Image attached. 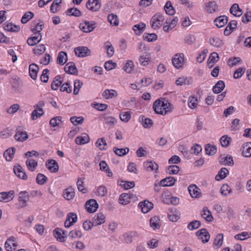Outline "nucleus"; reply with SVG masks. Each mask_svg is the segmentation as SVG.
Returning <instances> with one entry per match:
<instances>
[{
	"mask_svg": "<svg viewBox=\"0 0 251 251\" xmlns=\"http://www.w3.org/2000/svg\"><path fill=\"white\" fill-rule=\"evenodd\" d=\"M138 201L136 195L131 193H123L119 197V202L123 205H126L132 201Z\"/></svg>",
	"mask_w": 251,
	"mask_h": 251,
	"instance_id": "obj_1",
	"label": "nucleus"
},
{
	"mask_svg": "<svg viewBox=\"0 0 251 251\" xmlns=\"http://www.w3.org/2000/svg\"><path fill=\"white\" fill-rule=\"evenodd\" d=\"M164 18L159 13L155 14L151 20V27L154 29L159 28L162 25Z\"/></svg>",
	"mask_w": 251,
	"mask_h": 251,
	"instance_id": "obj_2",
	"label": "nucleus"
},
{
	"mask_svg": "<svg viewBox=\"0 0 251 251\" xmlns=\"http://www.w3.org/2000/svg\"><path fill=\"white\" fill-rule=\"evenodd\" d=\"M174 66L177 69L182 68L184 63V54L183 53H177L175 54L172 59Z\"/></svg>",
	"mask_w": 251,
	"mask_h": 251,
	"instance_id": "obj_3",
	"label": "nucleus"
},
{
	"mask_svg": "<svg viewBox=\"0 0 251 251\" xmlns=\"http://www.w3.org/2000/svg\"><path fill=\"white\" fill-rule=\"evenodd\" d=\"M27 133L25 130L24 128L22 126H19L16 130V134L14 138L18 142H23L28 138Z\"/></svg>",
	"mask_w": 251,
	"mask_h": 251,
	"instance_id": "obj_4",
	"label": "nucleus"
},
{
	"mask_svg": "<svg viewBox=\"0 0 251 251\" xmlns=\"http://www.w3.org/2000/svg\"><path fill=\"white\" fill-rule=\"evenodd\" d=\"M196 234L198 237L199 239H201L203 243H207L209 240L210 235L207 231V230L205 228L200 229L196 233Z\"/></svg>",
	"mask_w": 251,
	"mask_h": 251,
	"instance_id": "obj_5",
	"label": "nucleus"
},
{
	"mask_svg": "<svg viewBox=\"0 0 251 251\" xmlns=\"http://www.w3.org/2000/svg\"><path fill=\"white\" fill-rule=\"evenodd\" d=\"M74 51L76 56L79 57H84L89 55L90 50L86 47H78L75 49Z\"/></svg>",
	"mask_w": 251,
	"mask_h": 251,
	"instance_id": "obj_6",
	"label": "nucleus"
},
{
	"mask_svg": "<svg viewBox=\"0 0 251 251\" xmlns=\"http://www.w3.org/2000/svg\"><path fill=\"white\" fill-rule=\"evenodd\" d=\"M139 206L141 209V211L144 213H147L153 207V204L146 200L140 202L139 204Z\"/></svg>",
	"mask_w": 251,
	"mask_h": 251,
	"instance_id": "obj_7",
	"label": "nucleus"
},
{
	"mask_svg": "<svg viewBox=\"0 0 251 251\" xmlns=\"http://www.w3.org/2000/svg\"><path fill=\"white\" fill-rule=\"evenodd\" d=\"M161 100H155L153 104V108L156 114L165 115L170 110H164L160 105Z\"/></svg>",
	"mask_w": 251,
	"mask_h": 251,
	"instance_id": "obj_8",
	"label": "nucleus"
},
{
	"mask_svg": "<svg viewBox=\"0 0 251 251\" xmlns=\"http://www.w3.org/2000/svg\"><path fill=\"white\" fill-rule=\"evenodd\" d=\"M14 197V191L0 193V201L6 202L13 200Z\"/></svg>",
	"mask_w": 251,
	"mask_h": 251,
	"instance_id": "obj_9",
	"label": "nucleus"
},
{
	"mask_svg": "<svg viewBox=\"0 0 251 251\" xmlns=\"http://www.w3.org/2000/svg\"><path fill=\"white\" fill-rule=\"evenodd\" d=\"M18 200L20 202H22L21 207L23 208L27 205V202L29 199V196L27 191H22L19 193Z\"/></svg>",
	"mask_w": 251,
	"mask_h": 251,
	"instance_id": "obj_10",
	"label": "nucleus"
},
{
	"mask_svg": "<svg viewBox=\"0 0 251 251\" xmlns=\"http://www.w3.org/2000/svg\"><path fill=\"white\" fill-rule=\"evenodd\" d=\"M188 191L190 196L193 198H198L201 197V190L195 184L190 185L188 187Z\"/></svg>",
	"mask_w": 251,
	"mask_h": 251,
	"instance_id": "obj_11",
	"label": "nucleus"
},
{
	"mask_svg": "<svg viewBox=\"0 0 251 251\" xmlns=\"http://www.w3.org/2000/svg\"><path fill=\"white\" fill-rule=\"evenodd\" d=\"M46 166L51 173H56L59 170V166L57 162L53 159L48 160L46 163Z\"/></svg>",
	"mask_w": 251,
	"mask_h": 251,
	"instance_id": "obj_12",
	"label": "nucleus"
},
{
	"mask_svg": "<svg viewBox=\"0 0 251 251\" xmlns=\"http://www.w3.org/2000/svg\"><path fill=\"white\" fill-rule=\"evenodd\" d=\"M17 247L14 237H9L5 242V248L7 251L15 250Z\"/></svg>",
	"mask_w": 251,
	"mask_h": 251,
	"instance_id": "obj_13",
	"label": "nucleus"
},
{
	"mask_svg": "<svg viewBox=\"0 0 251 251\" xmlns=\"http://www.w3.org/2000/svg\"><path fill=\"white\" fill-rule=\"evenodd\" d=\"M14 172L16 175L23 180H26L28 178L25 172L20 165H17L14 168Z\"/></svg>",
	"mask_w": 251,
	"mask_h": 251,
	"instance_id": "obj_14",
	"label": "nucleus"
},
{
	"mask_svg": "<svg viewBox=\"0 0 251 251\" xmlns=\"http://www.w3.org/2000/svg\"><path fill=\"white\" fill-rule=\"evenodd\" d=\"M64 70L67 74L77 75V69L74 62H70L67 63L64 67Z\"/></svg>",
	"mask_w": 251,
	"mask_h": 251,
	"instance_id": "obj_15",
	"label": "nucleus"
},
{
	"mask_svg": "<svg viewBox=\"0 0 251 251\" xmlns=\"http://www.w3.org/2000/svg\"><path fill=\"white\" fill-rule=\"evenodd\" d=\"M228 20L227 17L223 15L216 18L214 21V23L217 27L221 28L224 26L227 23Z\"/></svg>",
	"mask_w": 251,
	"mask_h": 251,
	"instance_id": "obj_16",
	"label": "nucleus"
},
{
	"mask_svg": "<svg viewBox=\"0 0 251 251\" xmlns=\"http://www.w3.org/2000/svg\"><path fill=\"white\" fill-rule=\"evenodd\" d=\"M54 236L57 239V240L63 242L65 241L66 231L59 228H56L53 231Z\"/></svg>",
	"mask_w": 251,
	"mask_h": 251,
	"instance_id": "obj_17",
	"label": "nucleus"
},
{
	"mask_svg": "<svg viewBox=\"0 0 251 251\" xmlns=\"http://www.w3.org/2000/svg\"><path fill=\"white\" fill-rule=\"evenodd\" d=\"M237 21L235 20L231 21L227 25L224 30V34L226 36L229 35L233 30L237 27Z\"/></svg>",
	"mask_w": 251,
	"mask_h": 251,
	"instance_id": "obj_18",
	"label": "nucleus"
},
{
	"mask_svg": "<svg viewBox=\"0 0 251 251\" xmlns=\"http://www.w3.org/2000/svg\"><path fill=\"white\" fill-rule=\"evenodd\" d=\"M138 233L135 231H131L124 234L125 241L127 244H130L132 242L133 239L136 237H138Z\"/></svg>",
	"mask_w": 251,
	"mask_h": 251,
	"instance_id": "obj_19",
	"label": "nucleus"
},
{
	"mask_svg": "<svg viewBox=\"0 0 251 251\" xmlns=\"http://www.w3.org/2000/svg\"><path fill=\"white\" fill-rule=\"evenodd\" d=\"M176 179L172 176L167 177L160 181V185L163 187H171L173 186Z\"/></svg>",
	"mask_w": 251,
	"mask_h": 251,
	"instance_id": "obj_20",
	"label": "nucleus"
},
{
	"mask_svg": "<svg viewBox=\"0 0 251 251\" xmlns=\"http://www.w3.org/2000/svg\"><path fill=\"white\" fill-rule=\"evenodd\" d=\"M39 67L35 63L30 64L29 66V73L30 77L33 79H36L37 77V74L39 71Z\"/></svg>",
	"mask_w": 251,
	"mask_h": 251,
	"instance_id": "obj_21",
	"label": "nucleus"
},
{
	"mask_svg": "<svg viewBox=\"0 0 251 251\" xmlns=\"http://www.w3.org/2000/svg\"><path fill=\"white\" fill-rule=\"evenodd\" d=\"M102 96L105 99H112L118 96V93L114 89H106L102 93Z\"/></svg>",
	"mask_w": 251,
	"mask_h": 251,
	"instance_id": "obj_22",
	"label": "nucleus"
},
{
	"mask_svg": "<svg viewBox=\"0 0 251 251\" xmlns=\"http://www.w3.org/2000/svg\"><path fill=\"white\" fill-rule=\"evenodd\" d=\"M219 59V56L218 54L216 52H213L211 53L208 59V64L210 68H212L214 64L218 62Z\"/></svg>",
	"mask_w": 251,
	"mask_h": 251,
	"instance_id": "obj_23",
	"label": "nucleus"
},
{
	"mask_svg": "<svg viewBox=\"0 0 251 251\" xmlns=\"http://www.w3.org/2000/svg\"><path fill=\"white\" fill-rule=\"evenodd\" d=\"M144 167L146 168V170L148 172L153 171L154 170L156 171L158 169V165L157 163H156L154 161H147L144 163Z\"/></svg>",
	"mask_w": 251,
	"mask_h": 251,
	"instance_id": "obj_24",
	"label": "nucleus"
},
{
	"mask_svg": "<svg viewBox=\"0 0 251 251\" xmlns=\"http://www.w3.org/2000/svg\"><path fill=\"white\" fill-rule=\"evenodd\" d=\"M15 148H10L7 149L3 153V156L7 161H10L13 158L15 153Z\"/></svg>",
	"mask_w": 251,
	"mask_h": 251,
	"instance_id": "obj_25",
	"label": "nucleus"
},
{
	"mask_svg": "<svg viewBox=\"0 0 251 251\" xmlns=\"http://www.w3.org/2000/svg\"><path fill=\"white\" fill-rule=\"evenodd\" d=\"M230 12L234 16L240 17L242 14V10L240 8L237 3L233 4L230 8Z\"/></svg>",
	"mask_w": 251,
	"mask_h": 251,
	"instance_id": "obj_26",
	"label": "nucleus"
},
{
	"mask_svg": "<svg viewBox=\"0 0 251 251\" xmlns=\"http://www.w3.org/2000/svg\"><path fill=\"white\" fill-rule=\"evenodd\" d=\"M63 82V78L59 75L56 76L52 81L51 87L53 90H57Z\"/></svg>",
	"mask_w": 251,
	"mask_h": 251,
	"instance_id": "obj_27",
	"label": "nucleus"
},
{
	"mask_svg": "<svg viewBox=\"0 0 251 251\" xmlns=\"http://www.w3.org/2000/svg\"><path fill=\"white\" fill-rule=\"evenodd\" d=\"M38 36H31L28 38L27 40V43L30 46H33L37 45L39 43L42 39L41 34H38Z\"/></svg>",
	"mask_w": 251,
	"mask_h": 251,
	"instance_id": "obj_28",
	"label": "nucleus"
},
{
	"mask_svg": "<svg viewBox=\"0 0 251 251\" xmlns=\"http://www.w3.org/2000/svg\"><path fill=\"white\" fill-rule=\"evenodd\" d=\"M242 154L245 157H251V142H247L244 146Z\"/></svg>",
	"mask_w": 251,
	"mask_h": 251,
	"instance_id": "obj_29",
	"label": "nucleus"
},
{
	"mask_svg": "<svg viewBox=\"0 0 251 251\" xmlns=\"http://www.w3.org/2000/svg\"><path fill=\"white\" fill-rule=\"evenodd\" d=\"M89 141V137L86 133H83L82 136H77L75 139V142L77 145L85 144Z\"/></svg>",
	"mask_w": 251,
	"mask_h": 251,
	"instance_id": "obj_30",
	"label": "nucleus"
},
{
	"mask_svg": "<svg viewBox=\"0 0 251 251\" xmlns=\"http://www.w3.org/2000/svg\"><path fill=\"white\" fill-rule=\"evenodd\" d=\"M80 28L84 32L88 33L92 31L94 27L93 24L88 22H85L80 24Z\"/></svg>",
	"mask_w": 251,
	"mask_h": 251,
	"instance_id": "obj_31",
	"label": "nucleus"
},
{
	"mask_svg": "<svg viewBox=\"0 0 251 251\" xmlns=\"http://www.w3.org/2000/svg\"><path fill=\"white\" fill-rule=\"evenodd\" d=\"M139 120L140 122H142L143 126L145 128H150L152 126L153 122L152 120L150 118H145L144 116H141Z\"/></svg>",
	"mask_w": 251,
	"mask_h": 251,
	"instance_id": "obj_32",
	"label": "nucleus"
},
{
	"mask_svg": "<svg viewBox=\"0 0 251 251\" xmlns=\"http://www.w3.org/2000/svg\"><path fill=\"white\" fill-rule=\"evenodd\" d=\"M225 84L223 80L218 81L213 88V91L215 94H219L225 88Z\"/></svg>",
	"mask_w": 251,
	"mask_h": 251,
	"instance_id": "obj_33",
	"label": "nucleus"
},
{
	"mask_svg": "<svg viewBox=\"0 0 251 251\" xmlns=\"http://www.w3.org/2000/svg\"><path fill=\"white\" fill-rule=\"evenodd\" d=\"M201 217L206 221L209 222L212 221L213 219L211 212L208 209L207 207H204L203 208L202 213H201Z\"/></svg>",
	"mask_w": 251,
	"mask_h": 251,
	"instance_id": "obj_34",
	"label": "nucleus"
},
{
	"mask_svg": "<svg viewBox=\"0 0 251 251\" xmlns=\"http://www.w3.org/2000/svg\"><path fill=\"white\" fill-rule=\"evenodd\" d=\"M229 171L226 168H222L220 170L218 174L215 176V179L217 181H220L226 177L227 174Z\"/></svg>",
	"mask_w": 251,
	"mask_h": 251,
	"instance_id": "obj_35",
	"label": "nucleus"
},
{
	"mask_svg": "<svg viewBox=\"0 0 251 251\" xmlns=\"http://www.w3.org/2000/svg\"><path fill=\"white\" fill-rule=\"evenodd\" d=\"M26 165L30 171L34 172L38 166V162L33 159H28Z\"/></svg>",
	"mask_w": 251,
	"mask_h": 251,
	"instance_id": "obj_36",
	"label": "nucleus"
},
{
	"mask_svg": "<svg viewBox=\"0 0 251 251\" xmlns=\"http://www.w3.org/2000/svg\"><path fill=\"white\" fill-rule=\"evenodd\" d=\"M146 25L143 23H140L139 24L135 25L133 26V30L135 31L136 35H140L145 30Z\"/></svg>",
	"mask_w": 251,
	"mask_h": 251,
	"instance_id": "obj_37",
	"label": "nucleus"
},
{
	"mask_svg": "<svg viewBox=\"0 0 251 251\" xmlns=\"http://www.w3.org/2000/svg\"><path fill=\"white\" fill-rule=\"evenodd\" d=\"M209 43L211 46L216 48H220L223 45V41L218 37H213L210 38Z\"/></svg>",
	"mask_w": 251,
	"mask_h": 251,
	"instance_id": "obj_38",
	"label": "nucleus"
},
{
	"mask_svg": "<svg viewBox=\"0 0 251 251\" xmlns=\"http://www.w3.org/2000/svg\"><path fill=\"white\" fill-rule=\"evenodd\" d=\"M67 59L68 58L66 52L64 51H61L58 55L57 62L61 65H63L67 62Z\"/></svg>",
	"mask_w": 251,
	"mask_h": 251,
	"instance_id": "obj_39",
	"label": "nucleus"
},
{
	"mask_svg": "<svg viewBox=\"0 0 251 251\" xmlns=\"http://www.w3.org/2000/svg\"><path fill=\"white\" fill-rule=\"evenodd\" d=\"M75 196V191L72 187H69L66 189L64 192V198L67 200L73 199Z\"/></svg>",
	"mask_w": 251,
	"mask_h": 251,
	"instance_id": "obj_40",
	"label": "nucleus"
},
{
	"mask_svg": "<svg viewBox=\"0 0 251 251\" xmlns=\"http://www.w3.org/2000/svg\"><path fill=\"white\" fill-rule=\"evenodd\" d=\"M164 10H165L166 14L169 15H173L176 12L175 10L170 1H168L166 3L164 6Z\"/></svg>",
	"mask_w": 251,
	"mask_h": 251,
	"instance_id": "obj_41",
	"label": "nucleus"
},
{
	"mask_svg": "<svg viewBox=\"0 0 251 251\" xmlns=\"http://www.w3.org/2000/svg\"><path fill=\"white\" fill-rule=\"evenodd\" d=\"M129 149L127 147L125 148L119 149L117 147L113 148L114 153L119 156H123L129 152Z\"/></svg>",
	"mask_w": 251,
	"mask_h": 251,
	"instance_id": "obj_42",
	"label": "nucleus"
},
{
	"mask_svg": "<svg viewBox=\"0 0 251 251\" xmlns=\"http://www.w3.org/2000/svg\"><path fill=\"white\" fill-rule=\"evenodd\" d=\"M44 114V111L43 109L35 108V109L32 112L31 114V118L32 120H35L38 118L41 117Z\"/></svg>",
	"mask_w": 251,
	"mask_h": 251,
	"instance_id": "obj_43",
	"label": "nucleus"
},
{
	"mask_svg": "<svg viewBox=\"0 0 251 251\" xmlns=\"http://www.w3.org/2000/svg\"><path fill=\"white\" fill-rule=\"evenodd\" d=\"M160 219L157 216H154L150 219V226L153 229L160 228V225L159 224Z\"/></svg>",
	"mask_w": 251,
	"mask_h": 251,
	"instance_id": "obj_44",
	"label": "nucleus"
},
{
	"mask_svg": "<svg viewBox=\"0 0 251 251\" xmlns=\"http://www.w3.org/2000/svg\"><path fill=\"white\" fill-rule=\"evenodd\" d=\"M205 153L209 155H213L217 152V148L215 146H211L207 144L205 146Z\"/></svg>",
	"mask_w": 251,
	"mask_h": 251,
	"instance_id": "obj_45",
	"label": "nucleus"
},
{
	"mask_svg": "<svg viewBox=\"0 0 251 251\" xmlns=\"http://www.w3.org/2000/svg\"><path fill=\"white\" fill-rule=\"evenodd\" d=\"M85 207L88 213L94 212V199H90L87 201L85 204Z\"/></svg>",
	"mask_w": 251,
	"mask_h": 251,
	"instance_id": "obj_46",
	"label": "nucleus"
},
{
	"mask_svg": "<svg viewBox=\"0 0 251 251\" xmlns=\"http://www.w3.org/2000/svg\"><path fill=\"white\" fill-rule=\"evenodd\" d=\"M219 163L225 165H233L234 164L233 158L232 156H226L223 158H221L219 160Z\"/></svg>",
	"mask_w": 251,
	"mask_h": 251,
	"instance_id": "obj_47",
	"label": "nucleus"
},
{
	"mask_svg": "<svg viewBox=\"0 0 251 251\" xmlns=\"http://www.w3.org/2000/svg\"><path fill=\"white\" fill-rule=\"evenodd\" d=\"M224 235L222 233H219L216 236L213 245L217 248H220L222 246L223 243Z\"/></svg>",
	"mask_w": 251,
	"mask_h": 251,
	"instance_id": "obj_48",
	"label": "nucleus"
},
{
	"mask_svg": "<svg viewBox=\"0 0 251 251\" xmlns=\"http://www.w3.org/2000/svg\"><path fill=\"white\" fill-rule=\"evenodd\" d=\"M191 79L188 77H179L176 81V84L178 86H182L183 85H189L190 84Z\"/></svg>",
	"mask_w": 251,
	"mask_h": 251,
	"instance_id": "obj_49",
	"label": "nucleus"
},
{
	"mask_svg": "<svg viewBox=\"0 0 251 251\" xmlns=\"http://www.w3.org/2000/svg\"><path fill=\"white\" fill-rule=\"evenodd\" d=\"M180 171L179 167L177 165H171L166 169V173L170 175L177 174Z\"/></svg>",
	"mask_w": 251,
	"mask_h": 251,
	"instance_id": "obj_50",
	"label": "nucleus"
},
{
	"mask_svg": "<svg viewBox=\"0 0 251 251\" xmlns=\"http://www.w3.org/2000/svg\"><path fill=\"white\" fill-rule=\"evenodd\" d=\"M98 148L101 151H103L106 149L107 143L104 138L102 137L99 139L95 143Z\"/></svg>",
	"mask_w": 251,
	"mask_h": 251,
	"instance_id": "obj_51",
	"label": "nucleus"
},
{
	"mask_svg": "<svg viewBox=\"0 0 251 251\" xmlns=\"http://www.w3.org/2000/svg\"><path fill=\"white\" fill-rule=\"evenodd\" d=\"M104 48L107 50V54L109 57H112L114 53V49L112 44L109 42L105 43Z\"/></svg>",
	"mask_w": 251,
	"mask_h": 251,
	"instance_id": "obj_52",
	"label": "nucleus"
},
{
	"mask_svg": "<svg viewBox=\"0 0 251 251\" xmlns=\"http://www.w3.org/2000/svg\"><path fill=\"white\" fill-rule=\"evenodd\" d=\"M217 4L215 1L209 2L206 5V10L208 12L212 13L216 11L217 8Z\"/></svg>",
	"mask_w": 251,
	"mask_h": 251,
	"instance_id": "obj_53",
	"label": "nucleus"
},
{
	"mask_svg": "<svg viewBox=\"0 0 251 251\" xmlns=\"http://www.w3.org/2000/svg\"><path fill=\"white\" fill-rule=\"evenodd\" d=\"M231 138L227 135H224L220 139V143L223 147H227L231 142Z\"/></svg>",
	"mask_w": 251,
	"mask_h": 251,
	"instance_id": "obj_54",
	"label": "nucleus"
},
{
	"mask_svg": "<svg viewBox=\"0 0 251 251\" xmlns=\"http://www.w3.org/2000/svg\"><path fill=\"white\" fill-rule=\"evenodd\" d=\"M67 14L69 16H75V17H79L81 15V13L78 9H77L75 7H73V8H69L67 10Z\"/></svg>",
	"mask_w": 251,
	"mask_h": 251,
	"instance_id": "obj_55",
	"label": "nucleus"
},
{
	"mask_svg": "<svg viewBox=\"0 0 251 251\" xmlns=\"http://www.w3.org/2000/svg\"><path fill=\"white\" fill-rule=\"evenodd\" d=\"M201 226V223L200 221L194 220L191 222L187 226V228L193 230L199 228Z\"/></svg>",
	"mask_w": 251,
	"mask_h": 251,
	"instance_id": "obj_56",
	"label": "nucleus"
},
{
	"mask_svg": "<svg viewBox=\"0 0 251 251\" xmlns=\"http://www.w3.org/2000/svg\"><path fill=\"white\" fill-rule=\"evenodd\" d=\"M107 19L111 25L115 26L119 25V20L116 15L110 14L108 16Z\"/></svg>",
	"mask_w": 251,
	"mask_h": 251,
	"instance_id": "obj_57",
	"label": "nucleus"
},
{
	"mask_svg": "<svg viewBox=\"0 0 251 251\" xmlns=\"http://www.w3.org/2000/svg\"><path fill=\"white\" fill-rule=\"evenodd\" d=\"M131 112L129 111L121 112L120 114V118L124 122H127L131 119Z\"/></svg>",
	"mask_w": 251,
	"mask_h": 251,
	"instance_id": "obj_58",
	"label": "nucleus"
},
{
	"mask_svg": "<svg viewBox=\"0 0 251 251\" xmlns=\"http://www.w3.org/2000/svg\"><path fill=\"white\" fill-rule=\"evenodd\" d=\"M46 50V48L44 44H39L33 50V52L38 55L42 54Z\"/></svg>",
	"mask_w": 251,
	"mask_h": 251,
	"instance_id": "obj_59",
	"label": "nucleus"
},
{
	"mask_svg": "<svg viewBox=\"0 0 251 251\" xmlns=\"http://www.w3.org/2000/svg\"><path fill=\"white\" fill-rule=\"evenodd\" d=\"M48 177L42 174H38L36 177V182L39 185H44L48 181Z\"/></svg>",
	"mask_w": 251,
	"mask_h": 251,
	"instance_id": "obj_60",
	"label": "nucleus"
},
{
	"mask_svg": "<svg viewBox=\"0 0 251 251\" xmlns=\"http://www.w3.org/2000/svg\"><path fill=\"white\" fill-rule=\"evenodd\" d=\"M34 13L31 11H27L25 12L22 18V23H26L28 21L32 19L34 17Z\"/></svg>",
	"mask_w": 251,
	"mask_h": 251,
	"instance_id": "obj_61",
	"label": "nucleus"
},
{
	"mask_svg": "<svg viewBox=\"0 0 251 251\" xmlns=\"http://www.w3.org/2000/svg\"><path fill=\"white\" fill-rule=\"evenodd\" d=\"M221 193L222 195L227 196L228 194L232 193V189L227 184H224L221 188Z\"/></svg>",
	"mask_w": 251,
	"mask_h": 251,
	"instance_id": "obj_62",
	"label": "nucleus"
},
{
	"mask_svg": "<svg viewBox=\"0 0 251 251\" xmlns=\"http://www.w3.org/2000/svg\"><path fill=\"white\" fill-rule=\"evenodd\" d=\"M134 68V63L132 60H128L127 61L124 67L125 71L127 73H130Z\"/></svg>",
	"mask_w": 251,
	"mask_h": 251,
	"instance_id": "obj_63",
	"label": "nucleus"
},
{
	"mask_svg": "<svg viewBox=\"0 0 251 251\" xmlns=\"http://www.w3.org/2000/svg\"><path fill=\"white\" fill-rule=\"evenodd\" d=\"M70 121L75 126L82 124L84 122V118L82 117H72Z\"/></svg>",
	"mask_w": 251,
	"mask_h": 251,
	"instance_id": "obj_64",
	"label": "nucleus"
}]
</instances>
